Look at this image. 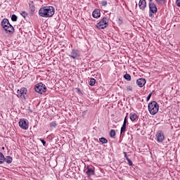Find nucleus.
Returning a JSON list of instances; mask_svg holds the SVG:
<instances>
[{"instance_id":"nucleus-5","label":"nucleus","mask_w":180,"mask_h":180,"mask_svg":"<svg viewBox=\"0 0 180 180\" xmlns=\"http://www.w3.org/2000/svg\"><path fill=\"white\" fill-rule=\"evenodd\" d=\"M69 57L73 58V60H79L81 53H79V51L77 49H72L69 53Z\"/></svg>"},{"instance_id":"nucleus-34","label":"nucleus","mask_w":180,"mask_h":180,"mask_svg":"<svg viewBox=\"0 0 180 180\" xmlns=\"http://www.w3.org/2000/svg\"><path fill=\"white\" fill-rule=\"evenodd\" d=\"M86 110H84V111H83L82 112V116L84 117V116H85V115H86Z\"/></svg>"},{"instance_id":"nucleus-29","label":"nucleus","mask_w":180,"mask_h":180,"mask_svg":"<svg viewBox=\"0 0 180 180\" xmlns=\"http://www.w3.org/2000/svg\"><path fill=\"white\" fill-rule=\"evenodd\" d=\"M176 6H178L179 8H180V0H176Z\"/></svg>"},{"instance_id":"nucleus-11","label":"nucleus","mask_w":180,"mask_h":180,"mask_svg":"<svg viewBox=\"0 0 180 180\" xmlns=\"http://www.w3.org/2000/svg\"><path fill=\"white\" fill-rule=\"evenodd\" d=\"M136 84L139 88H143L146 85L145 79L140 78L136 80Z\"/></svg>"},{"instance_id":"nucleus-13","label":"nucleus","mask_w":180,"mask_h":180,"mask_svg":"<svg viewBox=\"0 0 180 180\" xmlns=\"http://www.w3.org/2000/svg\"><path fill=\"white\" fill-rule=\"evenodd\" d=\"M86 174V175H88V176H91V175H95V168L87 167V171Z\"/></svg>"},{"instance_id":"nucleus-18","label":"nucleus","mask_w":180,"mask_h":180,"mask_svg":"<svg viewBox=\"0 0 180 180\" xmlns=\"http://www.w3.org/2000/svg\"><path fill=\"white\" fill-rule=\"evenodd\" d=\"M4 162H5V156L0 152V164H4Z\"/></svg>"},{"instance_id":"nucleus-19","label":"nucleus","mask_w":180,"mask_h":180,"mask_svg":"<svg viewBox=\"0 0 180 180\" xmlns=\"http://www.w3.org/2000/svg\"><path fill=\"white\" fill-rule=\"evenodd\" d=\"M115 136H116V131H115V129H111L110 131V136L113 139L115 138Z\"/></svg>"},{"instance_id":"nucleus-24","label":"nucleus","mask_w":180,"mask_h":180,"mask_svg":"<svg viewBox=\"0 0 180 180\" xmlns=\"http://www.w3.org/2000/svg\"><path fill=\"white\" fill-rule=\"evenodd\" d=\"M49 126L51 129H56V127H57V123L56 122H51L49 124Z\"/></svg>"},{"instance_id":"nucleus-31","label":"nucleus","mask_w":180,"mask_h":180,"mask_svg":"<svg viewBox=\"0 0 180 180\" xmlns=\"http://www.w3.org/2000/svg\"><path fill=\"white\" fill-rule=\"evenodd\" d=\"M127 91H133V88L131 86H127Z\"/></svg>"},{"instance_id":"nucleus-9","label":"nucleus","mask_w":180,"mask_h":180,"mask_svg":"<svg viewBox=\"0 0 180 180\" xmlns=\"http://www.w3.org/2000/svg\"><path fill=\"white\" fill-rule=\"evenodd\" d=\"M27 92V89L25 87L21 88L17 91V96L18 98H21V99H26V94Z\"/></svg>"},{"instance_id":"nucleus-15","label":"nucleus","mask_w":180,"mask_h":180,"mask_svg":"<svg viewBox=\"0 0 180 180\" xmlns=\"http://www.w3.org/2000/svg\"><path fill=\"white\" fill-rule=\"evenodd\" d=\"M12 161H13V159L11 156H6L4 157V162H6L7 164H12Z\"/></svg>"},{"instance_id":"nucleus-21","label":"nucleus","mask_w":180,"mask_h":180,"mask_svg":"<svg viewBox=\"0 0 180 180\" xmlns=\"http://www.w3.org/2000/svg\"><path fill=\"white\" fill-rule=\"evenodd\" d=\"M156 4H158V5H160L162 6L164 5V4H165V1L166 0H155Z\"/></svg>"},{"instance_id":"nucleus-22","label":"nucleus","mask_w":180,"mask_h":180,"mask_svg":"<svg viewBox=\"0 0 180 180\" xmlns=\"http://www.w3.org/2000/svg\"><path fill=\"white\" fill-rule=\"evenodd\" d=\"M127 124H123L122 127H121V130H120V133L121 134H123V133H124V131H126V129H127Z\"/></svg>"},{"instance_id":"nucleus-27","label":"nucleus","mask_w":180,"mask_h":180,"mask_svg":"<svg viewBox=\"0 0 180 180\" xmlns=\"http://www.w3.org/2000/svg\"><path fill=\"white\" fill-rule=\"evenodd\" d=\"M127 161L128 162L129 167H131L133 165V162H131L130 159H129V158H127Z\"/></svg>"},{"instance_id":"nucleus-16","label":"nucleus","mask_w":180,"mask_h":180,"mask_svg":"<svg viewBox=\"0 0 180 180\" xmlns=\"http://www.w3.org/2000/svg\"><path fill=\"white\" fill-rule=\"evenodd\" d=\"M129 118L131 122H134L137 119V115L134 112H131L129 115Z\"/></svg>"},{"instance_id":"nucleus-37","label":"nucleus","mask_w":180,"mask_h":180,"mask_svg":"<svg viewBox=\"0 0 180 180\" xmlns=\"http://www.w3.org/2000/svg\"><path fill=\"white\" fill-rule=\"evenodd\" d=\"M148 1H149V2H153V0H148Z\"/></svg>"},{"instance_id":"nucleus-28","label":"nucleus","mask_w":180,"mask_h":180,"mask_svg":"<svg viewBox=\"0 0 180 180\" xmlns=\"http://www.w3.org/2000/svg\"><path fill=\"white\" fill-rule=\"evenodd\" d=\"M101 5H103V6H106V5H108V1H103L101 2Z\"/></svg>"},{"instance_id":"nucleus-14","label":"nucleus","mask_w":180,"mask_h":180,"mask_svg":"<svg viewBox=\"0 0 180 180\" xmlns=\"http://www.w3.org/2000/svg\"><path fill=\"white\" fill-rule=\"evenodd\" d=\"M93 18L95 19H98V18H101V11H99L98 9H96L93 11L92 14Z\"/></svg>"},{"instance_id":"nucleus-38","label":"nucleus","mask_w":180,"mask_h":180,"mask_svg":"<svg viewBox=\"0 0 180 180\" xmlns=\"http://www.w3.org/2000/svg\"><path fill=\"white\" fill-rule=\"evenodd\" d=\"M2 150H5V147H2Z\"/></svg>"},{"instance_id":"nucleus-7","label":"nucleus","mask_w":180,"mask_h":180,"mask_svg":"<svg viewBox=\"0 0 180 180\" xmlns=\"http://www.w3.org/2000/svg\"><path fill=\"white\" fill-rule=\"evenodd\" d=\"M158 12V8L157 6L153 2H149V16L152 18L153 13H157Z\"/></svg>"},{"instance_id":"nucleus-1","label":"nucleus","mask_w":180,"mask_h":180,"mask_svg":"<svg viewBox=\"0 0 180 180\" xmlns=\"http://www.w3.org/2000/svg\"><path fill=\"white\" fill-rule=\"evenodd\" d=\"M55 11L54 7L51 6H44L39 9V15L41 18H52V16H54Z\"/></svg>"},{"instance_id":"nucleus-33","label":"nucleus","mask_w":180,"mask_h":180,"mask_svg":"<svg viewBox=\"0 0 180 180\" xmlns=\"http://www.w3.org/2000/svg\"><path fill=\"white\" fill-rule=\"evenodd\" d=\"M151 99V94H149L148 96H147V101H150Z\"/></svg>"},{"instance_id":"nucleus-23","label":"nucleus","mask_w":180,"mask_h":180,"mask_svg":"<svg viewBox=\"0 0 180 180\" xmlns=\"http://www.w3.org/2000/svg\"><path fill=\"white\" fill-rule=\"evenodd\" d=\"M124 79H126L127 81H131V76H130V75L129 74H125L124 75Z\"/></svg>"},{"instance_id":"nucleus-8","label":"nucleus","mask_w":180,"mask_h":180,"mask_svg":"<svg viewBox=\"0 0 180 180\" xmlns=\"http://www.w3.org/2000/svg\"><path fill=\"white\" fill-rule=\"evenodd\" d=\"M98 29H105L108 27V18L106 17L103 18L97 24Z\"/></svg>"},{"instance_id":"nucleus-20","label":"nucleus","mask_w":180,"mask_h":180,"mask_svg":"<svg viewBox=\"0 0 180 180\" xmlns=\"http://www.w3.org/2000/svg\"><path fill=\"white\" fill-rule=\"evenodd\" d=\"M99 141L100 143H102V144H106V143H108V139L104 137H101L99 139Z\"/></svg>"},{"instance_id":"nucleus-30","label":"nucleus","mask_w":180,"mask_h":180,"mask_svg":"<svg viewBox=\"0 0 180 180\" xmlns=\"http://www.w3.org/2000/svg\"><path fill=\"white\" fill-rule=\"evenodd\" d=\"M123 124H127V116L124 117Z\"/></svg>"},{"instance_id":"nucleus-4","label":"nucleus","mask_w":180,"mask_h":180,"mask_svg":"<svg viewBox=\"0 0 180 180\" xmlns=\"http://www.w3.org/2000/svg\"><path fill=\"white\" fill-rule=\"evenodd\" d=\"M34 89L36 92H38V94H44L46 91H47V88L46 87V85L43 83H39L35 85Z\"/></svg>"},{"instance_id":"nucleus-26","label":"nucleus","mask_w":180,"mask_h":180,"mask_svg":"<svg viewBox=\"0 0 180 180\" xmlns=\"http://www.w3.org/2000/svg\"><path fill=\"white\" fill-rule=\"evenodd\" d=\"M21 15L22 16V18H27V13H26L25 11H22L21 13Z\"/></svg>"},{"instance_id":"nucleus-36","label":"nucleus","mask_w":180,"mask_h":180,"mask_svg":"<svg viewBox=\"0 0 180 180\" xmlns=\"http://www.w3.org/2000/svg\"><path fill=\"white\" fill-rule=\"evenodd\" d=\"M124 158H126V160H127V158H129V157H127V153H126V152H124Z\"/></svg>"},{"instance_id":"nucleus-10","label":"nucleus","mask_w":180,"mask_h":180,"mask_svg":"<svg viewBox=\"0 0 180 180\" xmlns=\"http://www.w3.org/2000/svg\"><path fill=\"white\" fill-rule=\"evenodd\" d=\"M165 139V137L164 136V133H162V131H158L156 134L155 138V140L158 141V143H162Z\"/></svg>"},{"instance_id":"nucleus-2","label":"nucleus","mask_w":180,"mask_h":180,"mask_svg":"<svg viewBox=\"0 0 180 180\" xmlns=\"http://www.w3.org/2000/svg\"><path fill=\"white\" fill-rule=\"evenodd\" d=\"M1 27L4 29L5 32L8 34H12L13 32H15V28L11 23L9 22V20L8 18H4L1 22Z\"/></svg>"},{"instance_id":"nucleus-35","label":"nucleus","mask_w":180,"mask_h":180,"mask_svg":"<svg viewBox=\"0 0 180 180\" xmlns=\"http://www.w3.org/2000/svg\"><path fill=\"white\" fill-rule=\"evenodd\" d=\"M31 12H34V6H32L30 8Z\"/></svg>"},{"instance_id":"nucleus-32","label":"nucleus","mask_w":180,"mask_h":180,"mask_svg":"<svg viewBox=\"0 0 180 180\" xmlns=\"http://www.w3.org/2000/svg\"><path fill=\"white\" fill-rule=\"evenodd\" d=\"M41 143H42L43 146L46 147V141L43 139H40Z\"/></svg>"},{"instance_id":"nucleus-12","label":"nucleus","mask_w":180,"mask_h":180,"mask_svg":"<svg viewBox=\"0 0 180 180\" xmlns=\"http://www.w3.org/2000/svg\"><path fill=\"white\" fill-rule=\"evenodd\" d=\"M139 6L140 9L144 11V9H146V6H147V2L146 0H139Z\"/></svg>"},{"instance_id":"nucleus-17","label":"nucleus","mask_w":180,"mask_h":180,"mask_svg":"<svg viewBox=\"0 0 180 180\" xmlns=\"http://www.w3.org/2000/svg\"><path fill=\"white\" fill-rule=\"evenodd\" d=\"M96 82V79H95V78H91L89 84L90 86H94Z\"/></svg>"},{"instance_id":"nucleus-6","label":"nucleus","mask_w":180,"mask_h":180,"mask_svg":"<svg viewBox=\"0 0 180 180\" xmlns=\"http://www.w3.org/2000/svg\"><path fill=\"white\" fill-rule=\"evenodd\" d=\"M18 124L22 130H27L29 129V121L25 118L20 119Z\"/></svg>"},{"instance_id":"nucleus-25","label":"nucleus","mask_w":180,"mask_h":180,"mask_svg":"<svg viewBox=\"0 0 180 180\" xmlns=\"http://www.w3.org/2000/svg\"><path fill=\"white\" fill-rule=\"evenodd\" d=\"M11 20L12 22H16L18 20V16L15 14L11 15Z\"/></svg>"},{"instance_id":"nucleus-3","label":"nucleus","mask_w":180,"mask_h":180,"mask_svg":"<svg viewBox=\"0 0 180 180\" xmlns=\"http://www.w3.org/2000/svg\"><path fill=\"white\" fill-rule=\"evenodd\" d=\"M148 111L150 115H157L160 109V105L156 101H152L148 104Z\"/></svg>"}]
</instances>
